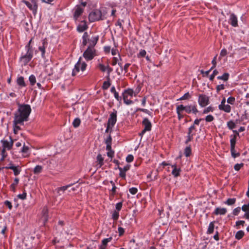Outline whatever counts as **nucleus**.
<instances>
[{"label":"nucleus","instance_id":"22","mask_svg":"<svg viewBox=\"0 0 249 249\" xmlns=\"http://www.w3.org/2000/svg\"><path fill=\"white\" fill-rule=\"evenodd\" d=\"M5 168L7 169L12 170L14 172V175L16 176L18 175L21 171V167H20L19 166H6Z\"/></svg>","mask_w":249,"mask_h":249},{"label":"nucleus","instance_id":"63","mask_svg":"<svg viewBox=\"0 0 249 249\" xmlns=\"http://www.w3.org/2000/svg\"><path fill=\"white\" fill-rule=\"evenodd\" d=\"M225 89V86L223 84L217 85L216 87V89L217 92H219L220 90H223Z\"/></svg>","mask_w":249,"mask_h":249},{"label":"nucleus","instance_id":"16","mask_svg":"<svg viewBox=\"0 0 249 249\" xmlns=\"http://www.w3.org/2000/svg\"><path fill=\"white\" fill-rule=\"evenodd\" d=\"M48 210L46 207H43L41 212V220L42 221L43 224L44 225L48 219Z\"/></svg>","mask_w":249,"mask_h":249},{"label":"nucleus","instance_id":"27","mask_svg":"<svg viewBox=\"0 0 249 249\" xmlns=\"http://www.w3.org/2000/svg\"><path fill=\"white\" fill-rule=\"evenodd\" d=\"M98 36H92L89 40V46L93 47L96 44L98 40Z\"/></svg>","mask_w":249,"mask_h":249},{"label":"nucleus","instance_id":"55","mask_svg":"<svg viewBox=\"0 0 249 249\" xmlns=\"http://www.w3.org/2000/svg\"><path fill=\"white\" fill-rule=\"evenodd\" d=\"M130 166L129 165H126L124 166L123 168L122 167H118V169L119 171L122 170L123 171L126 172L130 169Z\"/></svg>","mask_w":249,"mask_h":249},{"label":"nucleus","instance_id":"29","mask_svg":"<svg viewBox=\"0 0 249 249\" xmlns=\"http://www.w3.org/2000/svg\"><path fill=\"white\" fill-rule=\"evenodd\" d=\"M245 224V221L244 220H238L236 221L234 227L237 229H239L241 227H244Z\"/></svg>","mask_w":249,"mask_h":249},{"label":"nucleus","instance_id":"21","mask_svg":"<svg viewBox=\"0 0 249 249\" xmlns=\"http://www.w3.org/2000/svg\"><path fill=\"white\" fill-rule=\"evenodd\" d=\"M218 109L220 110H222L224 111L226 113H230L231 111V107L228 104H224L223 105H218Z\"/></svg>","mask_w":249,"mask_h":249},{"label":"nucleus","instance_id":"41","mask_svg":"<svg viewBox=\"0 0 249 249\" xmlns=\"http://www.w3.org/2000/svg\"><path fill=\"white\" fill-rule=\"evenodd\" d=\"M29 80L30 81V84L32 86H34L36 83V78L35 75H31L29 76Z\"/></svg>","mask_w":249,"mask_h":249},{"label":"nucleus","instance_id":"56","mask_svg":"<svg viewBox=\"0 0 249 249\" xmlns=\"http://www.w3.org/2000/svg\"><path fill=\"white\" fill-rule=\"evenodd\" d=\"M213 108L211 107H208L205 109H204L203 111V114H207L209 112H213Z\"/></svg>","mask_w":249,"mask_h":249},{"label":"nucleus","instance_id":"10","mask_svg":"<svg viewBox=\"0 0 249 249\" xmlns=\"http://www.w3.org/2000/svg\"><path fill=\"white\" fill-rule=\"evenodd\" d=\"M196 129L194 125H191L188 130V132L187 134V138L185 141V143H188L189 142L191 141L193 139L194 136L196 134Z\"/></svg>","mask_w":249,"mask_h":249},{"label":"nucleus","instance_id":"30","mask_svg":"<svg viewBox=\"0 0 249 249\" xmlns=\"http://www.w3.org/2000/svg\"><path fill=\"white\" fill-rule=\"evenodd\" d=\"M245 235V232L243 231L240 230L238 231L235 235V238L237 240H240Z\"/></svg>","mask_w":249,"mask_h":249},{"label":"nucleus","instance_id":"39","mask_svg":"<svg viewBox=\"0 0 249 249\" xmlns=\"http://www.w3.org/2000/svg\"><path fill=\"white\" fill-rule=\"evenodd\" d=\"M17 83L21 87H23L25 86L24 78L22 76H20L17 79Z\"/></svg>","mask_w":249,"mask_h":249},{"label":"nucleus","instance_id":"42","mask_svg":"<svg viewBox=\"0 0 249 249\" xmlns=\"http://www.w3.org/2000/svg\"><path fill=\"white\" fill-rule=\"evenodd\" d=\"M6 150H7L6 149H4V148H2V149L1 150V154H0L1 155V158L0 159L1 161H3L4 160V159L6 157V156H7V154L6 152Z\"/></svg>","mask_w":249,"mask_h":249},{"label":"nucleus","instance_id":"7","mask_svg":"<svg viewBox=\"0 0 249 249\" xmlns=\"http://www.w3.org/2000/svg\"><path fill=\"white\" fill-rule=\"evenodd\" d=\"M142 124L144 126V128L140 133V136H141V137H142L146 131H150L152 127L151 123L147 118L143 119Z\"/></svg>","mask_w":249,"mask_h":249},{"label":"nucleus","instance_id":"61","mask_svg":"<svg viewBox=\"0 0 249 249\" xmlns=\"http://www.w3.org/2000/svg\"><path fill=\"white\" fill-rule=\"evenodd\" d=\"M134 160V157L132 155H128L126 158V161L127 162H132Z\"/></svg>","mask_w":249,"mask_h":249},{"label":"nucleus","instance_id":"49","mask_svg":"<svg viewBox=\"0 0 249 249\" xmlns=\"http://www.w3.org/2000/svg\"><path fill=\"white\" fill-rule=\"evenodd\" d=\"M111 239H112L111 237L104 239L102 240L103 246H102L101 247H105L106 248V246H107V243L110 242L111 240Z\"/></svg>","mask_w":249,"mask_h":249},{"label":"nucleus","instance_id":"5","mask_svg":"<svg viewBox=\"0 0 249 249\" xmlns=\"http://www.w3.org/2000/svg\"><path fill=\"white\" fill-rule=\"evenodd\" d=\"M83 55L87 61L91 60L96 55V50L94 47L89 46Z\"/></svg>","mask_w":249,"mask_h":249},{"label":"nucleus","instance_id":"45","mask_svg":"<svg viewBox=\"0 0 249 249\" xmlns=\"http://www.w3.org/2000/svg\"><path fill=\"white\" fill-rule=\"evenodd\" d=\"M227 126L230 129H232L235 127V124L233 121H230L227 122Z\"/></svg>","mask_w":249,"mask_h":249},{"label":"nucleus","instance_id":"53","mask_svg":"<svg viewBox=\"0 0 249 249\" xmlns=\"http://www.w3.org/2000/svg\"><path fill=\"white\" fill-rule=\"evenodd\" d=\"M205 120L207 122H211L214 120V117L212 115H208L205 117Z\"/></svg>","mask_w":249,"mask_h":249},{"label":"nucleus","instance_id":"64","mask_svg":"<svg viewBox=\"0 0 249 249\" xmlns=\"http://www.w3.org/2000/svg\"><path fill=\"white\" fill-rule=\"evenodd\" d=\"M122 205H123L122 202H118L116 204L115 208L117 210L116 211L117 212H119L121 210V209H122Z\"/></svg>","mask_w":249,"mask_h":249},{"label":"nucleus","instance_id":"15","mask_svg":"<svg viewBox=\"0 0 249 249\" xmlns=\"http://www.w3.org/2000/svg\"><path fill=\"white\" fill-rule=\"evenodd\" d=\"M84 6L85 5L83 6L81 5H77L75 7L73 15L75 19L76 20L83 13Z\"/></svg>","mask_w":249,"mask_h":249},{"label":"nucleus","instance_id":"9","mask_svg":"<svg viewBox=\"0 0 249 249\" xmlns=\"http://www.w3.org/2000/svg\"><path fill=\"white\" fill-rule=\"evenodd\" d=\"M117 113L116 110L113 109V111L110 114L107 121V124L109 126L113 127L117 121Z\"/></svg>","mask_w":249,"mask_h":249},{"label":"nucleus","instance_id":"8","mask_svg":"<svg viewBox=\"0 0 249 249\" xmlns=\"http://www.w3.org/2000/svg\"><path fill=\"white\" fill-rule=\"evenodd\" d=\"M198 102L201 107H206L209 103V98L205 94H200L198 97Z\"/></svg>","mask_w":249,"mask_h":249},{"label":"nucleus","instance_id":"1","mask_svg":"<svg viewBox=\"0 0 249 249\" xmlns=\"http://www.w3.org/2000/svg\"><path fill=\"white\" fill-rule=\"evenodd\" d=\"M31 112V107L27 104L19 105L18 109L14 114L15 123L24 124L28 120V117Z\"/></svg>","mask_w":249,"mask_h":249},{"label":"nucleus","instance_id":"20","mask_svg":"<svg viewBox=\"0 0 249 249\" xmlns=\"http://www.w3.org/2000/svg\"><path fill=\"white\" fill-rule=\"evenodd\" d=\"M241 209L245 212V214L243 215V218L249 220V203L243 205Z\"/></svg>","mask_w":249,"mask_h":249},{"label":"nucleus","instance_id":"31","mask_svg":"<svg viewBox=\"0 0 249 249\" xmlns=\"http://www.w3.org/2000/svg\"><path fill=\"white\" fill-rule=\"evenodd\" d=\"M72 185V184H69L66 186H63L62 187H58L57 188V192L58 193H60V192H64L65 191L67 190L68 189H69L71 186Z\"/></svg>","mask_w":249,"mask_h":249},{"label":"nucleus","instance_id":"18","mask_svg":"<svg viewBox=\"0 0 249 249\" xmlns=\"http://www.w3.org/2000/svg\"><path fill=\"white\" fill-rule=\"evenodd\" d=\"M48 45V43L45 40H43L42 45L38 47V50L41 52V57L45 58V50Z\"/></svg>","mask_w":249,"mask_h":249},{"label":"nucleus","instance_id":"17","mask_svg":"<svg viewBox=\"0 0 249 249\" xmlns=\"http://www.w3.org/2000/svg\"><path fill=\"white\" fill-rule=\"evenodd\" d=\"M88 25L87 22L85 20L81 21L77 27V30L79 32H83L87 30Z\"/></svg>","mask_w":249,"mask_h":249},{"label":"nucleus","instance_id":"60","mask_svg":"<svg viewBox=\"0 0 249 249\" xmlns=\"http://www.w3.org/2000/svg\"><path fill=\"white\" fill-rule=\"evenodd\" d=\"M119 59H120L119 57H113L111 61V65L112 66H115L117 63H118Z\"/></svg>","mask_w":249,"mask_h":249},{"label":"nucleus","instance_id":"32","mask_svg":"<svg viewBox=\"0 0 249 249\" xmlns=\"http://www.w3.org/2000/svg\"><path fill=\"white\" fill-rule=\"evenodd\" d=\"M236 202L235 198H228L226 201L224 202L225 204H226L229 206L233 205Z\"/></svg>","mask_w":249,"mask_h":249},{"label":"nucleus","instance_id":"23","mask_svg":"<svg viewBox=\"0 0 249 249\" xmlns=\"http://www.w3.org/2000/svg\"><path fill=\"white\" fill-rule=\"evenodd\" d=\"M227 212V210L225 208H215L213 213L215 215H225Z\"/></svg>","mask_w":249,"mask_h":249},{"label":"nucleus","instance_id":"57","mask_svg":"<svg viewBox=\"0 0 249 249\" xmlns=\"http://www.w3.org/2000/svg\"><path fill=\"white\" fill-rule=\"evenodd\" d=\"M111 54L112 55L118 54L119 58H120V59H121V57L120 56V54H119L118 50L116 48H112L111 49Z\"/></svg>","mask_w":249,"mask_h":249},{"label":"nucleus","instance_id":"34","mask_svg":"<svg viewBox=\"0 0 249 249\" xmlns=\"http://www.w3.org/2000/svg\"><path fill=\"white\" fill-rule=\"evenodd\" d=\"M42 166L41 165H36L34 169L33 172L35 174H38L42 171Z\"/></svg>","mask_w":249,"mask_h":249},{"label":"nucleus","instance_id":"11","mask_svg":"<svg viewBox=\"0 0 249 249\" xmlns=\"http://www.w3.org/2000/svg\"><path fill=\"white\" fill-rule=\"evenodd\" d=\"M33 56V53L30 51H27L26 53L21 57V61L25 65L32 59Z\"/></svg>","mask_w":249,"mask_h":249},{"label":"nucleus","instance_id":"36","mask_svg":"<svg viewBox=\"0 0 249 249\" xmlns=\"http://www.w3.org/2000/svg\"><path fill=\"white\" fill-rule=\"evenodd\" d=\"M229 77V74L228 73H224L221 76H218L217 78L219 80H222L224 81H226L228 80Z\"/></svg>","mask_w":249,"mask_h":249},{"label":"nucleus","instance_id":"6","mask_svg":"<svg viewBox=\"0 0 249 249\" xmlns=\"http://www.w3.org/2000/svg\"><path fill=\"white\" fill-rule=\"evenodd\" d=\"M178 106L180 107V109L182 111H185L187 113H191V112L194 114H196L198 112V110L196 108V105H188L184 106L183 105H178Z\"/></svg>","mask_w":249,"mask_h":249},{"label":"nucleus","instance_id":"62","mask_svg":"<svg viewBox=\"0 0 249 249\" xmlns=\"http://www.w3.org/2000/svg\"><path fill=\"white\" fill-rule=\"evenodd\" d=\"M129 191L132 195H135L138 192V189L137 188L132 187L129 189Z\"/></svg>","mask_w":249,"mask_h":249},{"label":"nucleus","instance_id":"43","mask_svg":"<svg viewBox=\"0 0 249 249\" xmlns=\"http://www.w3.org/2000/svg\"><path fill=\"white\" fill-rule=\"evenodd\" d=\"M109 79H108V80L104 81L103 84L102 88L104 89H107L110 86V83L109 81Z\"/></svg>","mask_w":249,"mask_h":249},{"label":"nucleus","instance_id":"13","mask_svg":"<svg viewBox=\"0 0 249 249\" xmlns=\"http://www.w3.org/2000/svg\"><path fill=\"white\" fill-rule=\"evenodd\" d=\"M10 141L2 140L0 142L2 143V148L6 149L7 150H10L13 145L14 140H12L11 137H10Z\"/></svg>","mask_w":249,"mask_h":249},{"label":"nucleus","instance_id":"46","mask_svg":"<svg viewBox=\"0 0 249 249\" xmlns=\"http://www.w3.org/2000/svg\"><path fill=\"white\" fill-rule=\"evenodd\" d=\"M119 216V213L116 211H114L112 214V218L114 221L118 220Z\"/></svg>","mask_w":249,"mask_h":249},{"label":"nucleus","instance_id":"26","mask_svg":"<svg viewBox=\"0 0 249 249\" xmlns=\"http://www.w3.org/2000/svg\"><path fill=\"white\" fill-rule=\"evenodd\" d=\"M24 124H16L15 123V120L13 121V128L14 133L16 134L18 133V131L21 129L20 125H23Z\"/></svg>","mask_w":249,"mask_h":249},{"label":"nucleus","instance_id":"3","mask_svg":"<svg viewBox=\"0 0 249 249\" xmlns=\"http://www.w3.org/2000/svg\"><path fill=\"white\" fill-rule=\"evenodd\" d=\"M87 67V64L84 61H83L80 57L78 62L75 64L74 68L72 70V75L74 76L76 75L80 71L82 72L86 70Z\"/></svg>","mask_w":249,"mask_h":249},{"label":"nucleus","instance_id":"12","mask_svg":"<svg viewBox=\"0 0 249 249\" xmlns=\"http://www.w3.org/2000/svg\"><path fill=\"white\" fill-rule=\"evenodd\" d=\"M23 2L30 10L33 11L34 14H36L37 9V5L35 1L33 0L31 3L25 0L23 1Z\"/></svg>","mask_w":249,"mask_h":249},{"label":"nucleus","instance_id":"50","mask_svg":"<svg viewBox=\"0 0 249 249\" xmlns=\"http://www.w3.org/2000/svg\"><path fill=\"white\" fill-rule=\"evenodd\" d=\"M110 183H111V184L112 186V188L111 191L112 192V194L113 195H114L116 192L117 187H116L115 183L113 181H112V180L110 181Z\"/></svg>","mask_w":249,"mask_h":249},{"label":"nucleus","instance_id":"24","mask_svg":"<svg viewBox=\"0 0 249 249\" xmlns=\"http://www.w3.org/2000/svg\"><path fill=\"white\" fill-rule=\"evenodd\" d=\"M171 167L173 169L172 172V174L175 177H178L179 175L180 172L181 171L180 169L179 168H178L176 164L172 165Z\"/></svg>","mask_w":249,"mask_h":249},{"label":"nucleus","instance_id":"40","mask_svg":"<svg viewBox=\"0 0 249 249\" xmlns=\"http://www.w3.org/2000/svg\"><path fill=\"white\" fill-rule=\"evenodd\" d=\"M81 123V120L79 118H75L73 122H72V125L74 127L76 128L79 126Z\"/></svg>","mask_w":249,"mask_h":249},{"label":"nucleus","instance_id":"54","mask_svg":"<svg viewBox=\"0 0 249 249\" xmlns=\"http://www.w3.org/2000/svg\"><path fill=\"white\" fill-rule=\"evenodd\" d=\"M146 53V51L144 50H141L137 54L138 57H144Z\"/></svg>","mask_w":249,"mask_h":249},{"label":"nucleus","instance_id":"2","mask_svg":"<svg viewBox=\"0 0 249 249\" xmlns=\"http://www.w3.org/2000/svg\"><path fill=\"white\" fill-rule=\"evenodd\" d=\"M107 12L102 9H97L92 11L89 15L90 22H94L106 18Z\"/></svg>","mask_w":249,"mask_h":249},{"label":"nucleus","instance_id":"4","mask_svg":"<svg viewBox=\"0 0 249 249\" xmlns=\"http://www.w3.org/2000/svg\"><path fill=\"white\" fill-rule=\"evenodd\" d=\"M134 96L133 89H128L124 90L123 93V97L124 103L126 105L133 104L134 102L131 100V98Z\"/></svg>","mask_w":249,"mask_h":249},{"label":"nucleus","instance_id":"14","mask_svg":"<svg viewBox=\"0 0 249 249\" xmlns=\"http://www.w3.org/2000/svg\"><path fill=\"white\" fill-rule=\"evenodd\" d=\"M98 67L102 72L107 71V79H109L110 74L112 71L113 69L110 67L108 65L106 66L102 64H99Z\"/></svg>","mask_w":249,"mask_h":249},{"label":"nucleus","instance_id":"35","mask_svg":"<svg viewBox=\"0 0 249 249\" xmlns=\"http://www.w3.org/2000/svg\"><path fill=\"white\" fill-rule=\"evenodd\" d=\"M176 111L178 114V119L179 120H180L184 117L183 115L182 114L183 111L180 109V107L178 106H177L176 107Z\"/></svg>","mask_w":249,"mask_h":249},{"label":"nucleus","instance_id":"58","mask_svg":"<svg viewBox=\"0 0 249 249\" xmlns=\"http://www.w3.org/2000/svg\"><path fill=\"white\" fill-rule=\"evenodd\" d=\"M218 72L217 70H214L213 71V73L210 76L209 79L211 81H213L215 77L217 74Z\"/></svg>","mask_w":249,"mask_h":249},{"label":"nucleus","instance_id":"19","mask_svg":"<svg viewBox=\"0 0 249 249\" xmlns=\"http://www.w3.org/2000/svg\"><path fill=\"white\" fill-rule=\"evenodd\" d=\"M229 23L233 27L238 26L237 18L234 14L230 15Z\"/></svg>","mask_w":249,"mask_h":249},{"label":"nucleus","instance_id":"51","mask_svg":"<svg viewBox=\"0 0 249 249\" xmlns=\"http://www.w3.org/2000/svg\"><path fill=\"white\" fill-rule=\"evenodd\" d=\"M241 208L240 207H238L235 208L232 211V214L235 215H238L241 211Z\"/></svg>","mask_w":249,"mask_h":249},{"label":"nucleus","instance_id":"47","mask_svg":"<svg viewBox=\"0 0 249 249\" xmlns=\"http://www.w3.org/2000/svg\"><path fill=\"white\" fill-rule=\"evenodd\" d=\"M191 98L190 93L188 92L185 93L182 97H181L178 100H187Z\"/></svg>","mask_w":249,"mask_h":249},{"label":"nucleus","instance_id":"37","mask_svg":"<svg viewBox=\"0 0 249 249\" xmlns=\"http://www.w3.org/2000/svg\"><path fill=\"white\" fill-rule=\"evenodd\" d=\"M214 223L213 222H211L209 225L207 230V233L208 234H211L214 231Z\"/></svg>","mask_w":249,"mask_h":249},{"label":"nucleus","instance_id":"52","mask_svg":"<svg viewBox=\"0 0 249 249\" xmlns=\"http://www.w3.org/2000/svg\"><path fill=\"white\" fill-rule=\"evenodd\" d=\"M231 156L233 158H235L238 156H239L240 154L239 153H236L235 151V148H231Z\"/></svg>","mask_w":249,"mask_h":249},{"label":"nucleus","instance_id":"33","mask_svg":"<svg viewBox=\"0 0 249 249\" xmlns=\"http://www.w3.org/2000/svg\"><path fill=\"white\" fill-rule=\"evenodd\" d=\"M19 182V179L18 178H15L14 179V182L10 185V189L13 191H16V186L18 184Z\"/></svg>","mask_w":249,"mask_h":249},{"label":"nucleus","instance_id":"38","mask_svg":"<svg viewBox=\"0 0 249 249\" xmlns=\"http://www.w3.org/2000/svg\"><path fill=\"white\" fill-rule=\"evenodd\" d=\"M89 39V36L87 32H85L82 36V44L85 46L87 44V40Z\"/></svg>","mask_w":249,"mask_h":249},{"label":"nucleus","instance_id":"25","mask_svg":"<svg viewBox=\"0 0 249 249\" xmlns=\"http://www.w3.org/2000/svg\"><path fill=\"white\" fill-rule=\"evenodd\" d=\"M104 158L102 157V156L99 154L96 157V162L97 163V166L98 167L100 168L104 165Z\"/></svg>","mask_w":249,"mask_h":249},{"label":"nucleus","instance_id":"44","mask_svg":"<svg viewBox=\"0 0 249 249\" xmlns=\"http://www.w3.org/2000/svg\"><path fill=\"white\" fill-rule=\"evenodd\" d=\"M191 154V148L190 146H187L184 150V154L186 157H189Z\"/></svg>","mask_w":249,"mask_h":249},{"label":"nucleus","instance_id":"59","mask_svg":"<svg viewBox=\"0 0 249 249\" xmlns=\"http://www.w3.org/2000/svg\"><path fill=\"white\" fill-rule=\"evenodd\" d=\"M27 196V194L26 192H23L21 194H19L18 195L17 197L22 200H24L26 199Z\"/></svg>","mask_w":249,"mask_h":249},{"label":"nucleus","instance_id":"48","mask_svg":"<svg viewBox=\"0 0 249 249\" xmlns=\"http://www.w3.org/2000/svg\"><path fill=\"white\" fill-rule=\"evenodd\" d=\"M227 102L228 104L232 105L235 102V99L234 97L230 96L227 99Z\"/></svg>","mask_w":249,"mask_h":249},{"label":"nucleus","instance_id":"28","mask_svg":"<svg viewBox=\"0 0 249 249\" xmlns=\"http://www.w3.org/2000/svg\"><path fill=\"white\" fill-rule=\"evenodd\" d=\"M230 145L231 148H235V143H236V135H231L230 136Z\"/></svg>","mask_w":249,"mask_h":249}]
</instances>
